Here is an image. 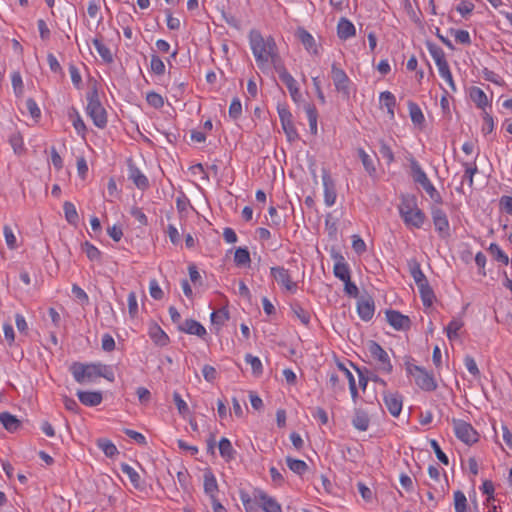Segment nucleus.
<instances>
[{
  "instance_id": "nucleus-1",
  "label": "nucleus",
  "mask_w": 512,
  "mask_h": 512,
  "mask_svg": "<svg viewBox=\"0 0 512 512\" xmlns=\"http://www.w3.org/2000/svg\"><path fill=\"white\" fill-rule=\"evenodd\" d=\"M249 44L256 64L262 72H266L270 66H273L276 70L277 67L284 63L273 37H264L260 31L251 30L249 33Z\"/></svg>"
},
{
  "instance_id": "nucleus-2",
  "label": "nucleus",
  "mask_w": 512,
  "mask_h": 512,
  "mask_svg": "<svg viewBox=\"0 0 512 512\" xmlns=\"http://www.w3.org/2000/svg\"><path fill=\"white\" fill-rule=\"evenodd\" d=\"M406 371L411 375L416 385L424 391H434L437 388V382L432 373H429L424 368L414 365L410 362L405 363Z\"/></svg>"
},
{
  "instance_id": "nucleus-3",
  "label": "nucleus",
  "mask_w": 512,
  "mask_h": 512,
  "mask_svg": "<svg viewBox=\"0 0 512 512\" xmlns=\"http://www.w3.org/2000/svg\"><path fill=\"white\" fill-rule=\"evenodd\" d=\"M410 164H411L413 180L422 186V188L425 190V192L430 196V198L434 202L441 203L442 198H441L439 192L436 190L434 185L430 182L426 173L420 167L418 162L415 159H411Z\"/></svg>"
},
{
  "instance_id": "nucleus-4",
  "label": "nucleus",
  "mask_w": 512,
  "mask_h": 512,
  "mask_svg": "<svg viewBox=\"0 0 512 512\" xmlns=\"http://www.w3.org/2000/svg\"><path fill=\"white\" fill-rule=\"evenodd\" d=\"M87 113L91 117L93 123L98 128H104L107 124L106 111L101 105L96 90L92 91L87 96Z\"/></svg>"
},
{
  "instance_id": "nucleus-5",
  "label": "nucleus",
  "mask_w": 512,
  "mask_h": 512,
  "mask_svg": "<svg viewBox=\"0 0 512 512\" xmlns=\"http://www.w3.org/2000/svg\"><path fill=\"white\" fill-rule=\"evenodd\" d=\"M331 78L337 92L341 93L346 99L350 97L351 81L345 71L333 63L331 66Z\"/></svg>"
},
{
  "instance_id": "nucleus-6",
  "label": "nucleus",
  "mask_w": 512,
  "mask_h": 512,
  "mask_svg": "<svg viewBox=\"0 0 512 512\" xmlns=\"http://www.w3.org/2000/svg\"><path fill=\"white\" fill-rule=\"evenodd\" d=\"M71 372L74 379L80 384L92 382L97 378V364L74 363L71 366Z\"/></svg>"
},
{
  "instance_id": "nucleus-7",
  "label": "nucleus",
  "mask_w": 512,
  "mask_h": 512,
  "mask_svg": "<svg viewBox=\"0 0 512 512\" xmlns=\"http://www.w3.org/2000/svg\"><path fill=\"white\" fill-rule=\"evenodd\" d=\"M455 435L466 444L475 443L478 440V434L475 429L466 421L453 419Z\"/></svg>"
},
{
  "instance_id": "nucleus-8",
  "label": "nucleus",
  "mask_w": 512,
  "mask_h": 512,
  "mask_svg": "<svg viewBox=\"0 0 512 512\" xmlns=\"http://www.w3.org/2000/svg\"><path fill=\"white\" fill-rule=\"evenodd\" d=\"M368 351L370 355L378 362L379 369L383 372H392L393 366L390 362L387 352L375 341H369Z\"/></svg>"
},
{
  "instance_id": "nucleus-9",
  "label": "nucleus",
  "mask_w": 512,
  "mask_h": 512,
  "mask_svg": "<svg viewBox=\"0 0 512 512\" xmlns=\"http://www.w3.org/2000/svg\"><path fill=\"white\" fill-rule=\"evenodd\" d=\"M275 71L278 73L281 81L286 85L293 101L297 103L301 98V93L297 86L296 80L286 70L284 63L281 66L277 67V69Z\"/></svg>"
},
{
  "instance_id": "nucleus-10",
  "label": "nucleus",
  "mask_w": 512,
  "mask_h": 512,
  "mask_svg": "<svg viewBox=\"0 0 512 512\" xmlns=\"http://www.w3.org/2000/svg\"><path fill=\"white\" fill-rule=\"evenodd\" d=\"M270 272L273 279L279 285L283 286L287 291L294 292L297 289V284L296 282L292 281L289 270L282 266H276L272 267Z\"/></svg>"
},
{
  "instance_id": "nucleus-11",
  "label": "nucleus",
  "mask_w": 512,
  "mask_h": 512,
  "mask_svg": "<svg viewBox=\"0 0 512 512\" xmlns=\"http://www.w3.org/2000/svg\"><path fill=\"white\" fill-rule=\"evenodd\" d=\"M278 114L281 121L282 128L289 141H295L298 138V133L293 124L292 114L286 107H278Z\"/></svg>"
},
{
  "instance_id": "nucleus-12",
  "label": "nucleus",
  "mask_w": 512,
  "mask_h": 512,
  "mask_svg": "<svg viewBox=\"0 0 512 512\" xmlns=\"http://www.w3.org/2000/svg\"><path fill=\"white\" fill-rule=\"evenodd\" d=\"M357 312L359 317L364 321L373 318L375 312L374 300L370 296H361L357 302Z\"/></svg>"
},
{
  "instance_id": "nucleus-13",
  "label": "nucleus",
  "mask_w": 512,
  "mask_h": 512,
  "mask_svg": "<svg viewBox=\"0 0 512 512\" xmlns=\"http://www.w3.org/2000/svg\"><path fill=\"white\" fill-rule=\"evenodd\" d=\"M432 219L440 236L443 238L449 236V221L446 213L440 208H433Z\"/></svg>"
},
{
  "instance_id": "nucleus-14",
  "label": "nucleus",
  "mask_w": 512,
  "mask_h": 512,
  "mask_svg": "<svg viewBox=\"0 0 512 512\" xmlns=\"http://www.w3.org/2000/svg\"><path fill=\"white\" fill-rule=\"evenodd\" d=\"M254 499L265 512H282L280 504L261 490H255Z\"/></svg>"
},
{
  "instance_id": "nucleus-15",
  "label": "nucleus",
  "mask_w": 512,
  "mask_h": 512,
  "mask_svg": "<svg viewBox=\"0 0 512 512\" xmlns=\"http://www.w3.org/2000/svg\"><path fill=\"white\" fill-rule=\"evenodd\" d=\"M386 319L388 323L396 330H407L411 325V321L408 316L403 315L395 310H387Z\"/></svg>"
},
{
  "instance_id": "nucleus-16",
  "label": "nucleus",
  "mask_w": 512,
  "mask_h": 512,
  "mask_svg": "<svg viewBox=\"0 0 512 512\" xmlns=\"http://www.w3.org/2000/svg\"><path fill=\"white\" fill-rule=\"evenodd\" d=\"M322 182L324 187V200L327 206H332L336 200L335 184L328 171L323 170Z\"/></svg>"
},
{
  "instance_id": "nucleus-17",
  "label": "nucleus",
  "mask_w": 512,
  "mask_h": 512,
  "mask_svg": "<svg viewBox=\"0 0 512 512\" xmlns=\"http://www.w3.org/2000/svg\"><path fill=\"white\" fill-rule=\"evenodd\" d=\"M384 403L393 416H398L402 410V397L398 393H384Z\"/></svg>"
},
{
  "instance_id": "nucleus-18",
  "label": "nucleus",
  "mask_w": 512,
  "mask_h": 512,
  "mask_svg": "<svg viewBox=\"0 0 512 512\" xmlns=\"http://www.w3.org/2000/svg\"><path fill=\"white\" fill-rule=\"evenodd\" d=\"M179 329L182 332L187 334L196 335L200 338H203L206 335V329L203 325H201L198 321L193 319H187L185 322L179 326Z\"/></svg>"
},
{
  "instance_id": "nucleus-19",
  "label": "nucleus",
  "mask_w": 512,
  "mask_h": 512,
  "mask_svg": "<svg viewBox=\"0 0 512 512\" xmlns=\"http://www.w3.org/2000/svg\"><path fill=\"white\" fill-rule=\"evenodd\" d=\"M296 36L308 52L318 54V48L315 43V39L307 30L304 28H298L296 31Z\"/></svg>"
},
{
  "instance_id": "nucleus-20",
  "label": "nucleus",
  "mask_w": 512,
  "mask_h": 512,
  "mask_svg": "<svg viewBox=\"0 0 512 512\" xmlns=\"http://www.w3.org/2000/svg\"><path fill=\"white\" fill-rule=\"evenodd\" d=\"M333 257L336 260L333 268L334 275L341 281L349 280L350 271L344 257L339 254H336Z\"/></svg>"
},
{
  "instance_id": "nucleus-21",
  "label": "nucleus",
  "mask_w": 512,
  "mask_h": 512,
  "mask_svg": "<svg viewBox=\"0 0 512 512\" xmlns=\"http://www.w3.org/2000/svg\"><path fill=\"white\" fill-rule=\"evenodd\" d=\"M149 336L158 346H166L169 343L168 335L156 323H152L149 327Z\"/></svg>"
},
{
  "instance_id": "nucleus-22",
  "label": "nucleus",
  "mask_w": 512,
  "mask_h": 512,
  "mask_svg": "<svg viewBox=\"0 0 512 512\" xmlns=\"http://www.w3.org/2000/svg\"><path fill=\"white\" fill-rule=\"evenodd\" d=\"M80 402L86 406H97L102 402V394L98 391H78Z\"/></svg>"
},
{
  "instance_id": "nucleus-23",
  "label": "nucleus",
  "mask_w": 512,
  "mask_h": 512,
  "mask_svg": "<svg viewBox=\"0 0 512 512\" xmlns=\"http://www.w3.org/2000/svg\"><path fill=\"white\" fill-rule=\"evenodd\" d=\"M204 491L211 499L216 498L218 484L211 470H206L204 473Z\"/></svg>"
},
{
  "instance_id": "nucleus-24",
  "label": "nucleus",
  "mask_w": 512,
  "mask_h": 512,
  "mask_svg": "<svg viewBox=\"0 0 512 512\" xmlns=\"http://www.w3.org/2000/svg\"><path fill=\"white\" fill-rule=\"evenodd\" d=\"M0 422L3 425V427L9 432H15L21 426L20 420L16 416L10 414L9 412L0 413Z\"/></svg>"
},
{
  "instance_id": "nucleus-25",
  "label": "nucleus",
  "mask_w": 512,
  "mask_h": 512,
  "mask_svg": "<svg viewBox=\"0 0 512 512\" xmlns=\"http://www.w3.org/2000/svg\"><path fill=\"white\" fill-rule=\"evenodd\" d=\"M337 34L340 39L346 40L355 35V27L351 21L341 18L337 26Z\"/></svg>"
},
{
  "instance_id": "nucleus-26",
  "label": "nucleus",
  "mask_w": 512,
  "mask_h": 512,
  "mask_svg": "<svg viewBox=\"0 0 512 512\" xmlns=\"http://www.w3.org/2000/svg\"><path fill=\"white\" fill-rule=\"evenodd\" d=\"M303 108H304V111L308 118L310 132H311V134L316 135L317 134V119H318L317 110L313 104L308 103V102L304 103Z\"/></svg>"
},
{
  "instance_id": "nucleus-27",
  "label": "nucleus",
  "mask_w": 512,
  "mask_h": 512,
  "mask_svg": "<svg viewBox=\"0 0 512 512\" xmlns=\"http://www.w3.org/2000/svg\"><path fill=\"white\" fill-rule=\"evenodd\" d=\"M403 220L406 225H409V226H412L415 228H420L424 223L425 215L419 208H416L415 210H413L411 212L410 215L404 216Z\"/></svg>"
},
{
  "instance_id": "nucleus-28",
  "label": "nucleus",
  "mask_w": 512,
  "mask_h": 512,
  "mask_svg": "<svg viewBox=\"0 0 512 512\" xmlns=\"http://www.w3.org/2000/svg\"><path fill=\"white\" fill-rule=\"evenodd\" d=\"M417 287L419 289L424 306L430 307L433 304L435 295L428 283V280L418 284Z\"/></svg>"
},
{
  "instance_id": "nucleus-29",
  "label": "nucleus",
  "mask_w": 512,
  "mask_h": 512,
  "mask_svg": "<svg viewBox=\"0 0 512 512\" xmlns=\"http://www.w3.org/2000/svg\"><path fill=\"white\" fill-rule=\"evenodd\" d=\"M370 419L366 412L356 410L352 420L353 426L359 431H366L369 427Z\"/></svg>"
},
{
  "instance_id": "nucleus-30",
  "label": "nucleus",
  "mask_w": 512,
  "mask_h": 512,
  "mask_svg": "<svg viewBox=\"0 0 512 512\" xmlns=\"http://www.w3.org/2000/svg\"><path fill=\"white\" fill-rule=\"evenodd\" d=\"M92 43L105 63L113 62L114 58L111 50L101 41L100 38H94Z\"/></svg>"
},
{
  "instance_id": "nucleus-31",
  "label": "nucleus",
  "mask_w": 512,
  "mask_h": 512,
  "mask_svg": "<svg viewBox=\"0 0 512 512\" xmlns=\"http://www.w3.org/2000/svg\"><path fill=\"white\" fill-rule=\"evenodd\" d=\"M129 178L140 189H145L148 187L149 183L147 177L144 174H142L138 168L134 166H130L129 168Z\"/></svg>"
},
{
  "instance_id": "nucleus-32",
  "label": "nucleus",
  "mask_w": 512,
  "mask_h": 512,
  "mask_svg": "<svg viewBox=\"0 0 512 512\" xmlns=\"http://www.w3.org/2000/svg\"><path fill=\"white\" fill-rule=\"evenodd\" d=\"M408 265H409L410 274L413 277L416 285L427 281V278L424 275V273L422 272L420 264L417 260H415V259L410 260Z\"/></svg>"
},
{
  "instance_id": "nucleus-33",
  "label": "nucleus",
  "mask_w": 512,
  "mask_h": 512,
  "mask_svg": "<svg viewBox=\"0 0 512 512\" xmlns=\"http://www.w3.org/2000/svg\"><path fill=\"white\" fill-rule=\"evenodd\" d=\"M219 452L220 455L227 461H230L234 458L235 450L232 447L231 442L227 438H221L219 441Z\"/></svg>"
},
{
  "instance_id": "nucleus-34",
  "label": "nucleus",
  "mask_w": 512,
  "mask_h": 512,
  "mask_svg": "<svg viewBox=\"0 0 512 512\" xmlns=\"http://www.w3.org/2000/svg\"><path fill=\"white\" fill-rule=\"evenodd\" d=\"M470 97L472 101L480 108H484L488 104L486 94L479 87H472L470 89Z\"/></svg>"
},
{
  "instance_id": "nucleus-35",
  "label": "nucleus",
  "mask_w": 512,
  "mask_h": 512,
  "mask_svg": "<svg viewBox=\"0 0 512 512\" xmlns=\"http://www.w3.org/2000/svg\"><path fill=\"white\" fill-rule=\"evenodd\" d=\"M97 446L103 451V453L109 457L112 458L116 454H118L117 447L108 439L100 438L97 440Z\"/></svg>"
},
{
  "instance_id": "nucleus-36",
  "label": "nucleus",
  "mask_w": 512,
  "mask_h": 512,
  "mask_svg": "<svg viewBox=\"0 0 512 512\" xmlns=\"http://www.w3.org/2000/svg\"><path fill=\"white\" fill-rule=\"evenodd\" d=\"M428 50L434 59L437 67L443 66L448 63L445 59V54L443 50L435 44L428 43Z\"/></svg>"
},
{
  "instance_id": "nucleus-37",
  "label": "nucleus",
  "mask_w": 512,
  "mask_h": 512,
  "mask_svg": "<svg viewBox=\"0 0 512 512\" xmlns=\"http://www.w3.org/2000/svg\"><path fill=\"white\" fill-rule=\"evenodd\" d=\"M380 101L382 102L383 106L387 108V111L391 118L394 117V107L396 104V100L394 95L389 91H384L380 94Z\"/></svg>"
},
{
  "instance_id": "nucleus-38",
  "label": "nucleus",
  "mask_w": 512,
  "mask_h": 512,
  "mask_svg": "<svg viewBox=\"0 0 512 512\" xmlns=\"http://www.w3.org/2000/svg\"><path fill=\"white\" fill-rule=\"evenodd\" d=\"M286 463L289 469L298 475L304 474L308 469V466L304 461L294 459L292 457H287Z\"/></svg>"
},
{
  "instance_id": "nucleus-39",
  "label": "nucleus",
  "mask_w": 512,
  "mask_h": 512,
  "mask_svg": "<svg viewBox=\"0 0 512 512\" xmlns=\"http://www.w3.org/2000/svg\"><path fill=\"white\" fill-rule=\"evenodd\" d=\"M358 155L367 173L370 176H374L376 174V168L372 158L362 148L358 149Z\"/></svg>"
},
{
  "instance_id": "nucleus-40",
  "label": "nucleus",
  "mask_w": 512,
  "mask_h": 512,
  "mask_svg": "<svg viewBox=\"0 0 512 512\" xmlns=\"http://www.w3.org/2000/svg\"><path fill=\"white\" fill-rule=\"evenodd\" d=\"M9 143L15 154L22 155L25 152L23 138L20 133L15 132L11 134L9 137Z\"/></svg>"
},
{
  "instance_id": "nucleus-41",
  "label": "nucleus",
  "mask_w": 512,
  "mask_h": 512,
  "mask_svg": "<svg viewBox=\"0 0 512 512\" xmlns=\"http://www.w3.org/2000/svg\"><path fill=\"white\" fill-rule=\"evenodd\" d=\"M234 261L237 266L249 265L251 262L249 251L246 248H237L234 255Z\"/></svg>"
},
{
  "instance_id": "nucleus-42",
  "label": "nucleus",
  "mask_w": 512,
  "mask_h": 512,
  "mask_svg": "<svg viewBox=\"0 0 512 512\" xmlns=\"http://www.w3.org/2000/svg\"><path fill=\"white\" fill-rule=\"evenodd\" d=\"M65 218L70 224H76L79 220V216L76 207L73 203L66 201L63 205Z\"/></svg>"
},
{
  "instance_id": "nucleus-43",
  "label": "nucleus",
  "mask_w": 512,
  "mask_h": 512,
  "mask_svg": "<svg viewBox=\"0 0 512 512\" xmlns=\"http://www.w3.org/2000/svg\"><path fill=\"white\" fill-rule=\"evenodd\" d=\"M417 208L414 198L404 197L399 205V212L403 218L406 215H410L413 210Z\"/></svg>"
},
{
  "instance_id": "nucleus-44",
  "label": "nucleus",
  "mask_w": 512,
  "mask_h": 512,
  "mask_svg": "<svg viewBox=\"0 0 512 512\" xmlns=\"http://www.w3.org/2000/svg\"><path fill=\"white\" fill-rule=\"evenodd\" d=\"M69 117L70 119L72 120V123H73V126L75 128V130L79 133V134H82L84 135L85 131H86V126H85V123L84 121L82 120L81 116L79 115V113L77 112L76 109H72L70 112H69Z\"/></svg>"
},
{
  "instance_id": "nucleus-45",
  "label": "nucleus",
  "mask_w": 512,
  "mask_h": 512,
  "mask_svg": "<svg viewBox=\"0 0 512 512\" xmlns=\"http://www.w3.org/2000/svg\"><path fill=\"white\" fill-rule=\"evenodd\" d=\"M454 507L455 512H468L467 511V498L465 494L458 490L454 493Z\"/></svg>"
},
{
  "instance_id": "nucleus-46",
  "label": "nucleus",
  "mask_w": 512,
  "mask_h": 512,
  "mask_svg": "<svg viewBox=\"0 0 512 512\" xmlns=\"http://www.w3.org/2000/svg\"><path fill=\"white\" fill-rule=\"evenodd\" d=\"M409 113L411 120L414 124H422L425 121L424 115L420 109V107L413 102L409 103Z\"/></svg>"
},
{
  "instance_id": "nucleus-47",
  "label": "nucleus",
  "mask_w": 512,
  "mask_h": 512,
  "mask_svg": "<svg viewBox=\"0 0 512 512\" xmlns=\"http://www.w3.org/2000/svg\"><path fill=\"white\" fill-rule=\"evenodd\" d=\"M245 361L250 364L252 373L255 376H260L263 373V366L261 360L258 357L253 356L252 354H247L245 356Z\"/></svg>"
},
{
  "instance_id": "nucleus-48",
  "label": "nucleus",
  "mask_w": 512,
  "mask_h": 512,
  "mask_svg": "<svg viewBox=\"0 0 512 512\" xmlns=\"http://www.w3.org/2000/svg\"><path fill=\"white\" fill-rule=\"evenodd\" d=\"M379 153L388 165L394 162L395 158L391 147L382 139L379 140Z\"/></svg>"
},
{
  "instance_id": "nucleus-49",
  "label": "nucleus",
  "mask_w": 512,
  "mask_h": 512,
  "mask_svg": "<svg viewBox=\"0 0 512 512\" xmlns=\"http://www.w3.org/2000/svg\"><path fill=\"white\" fill-rule=\"evenodd\" d=\"M463 322L458 319L452 320L446 327L447 337L449 340H454L458 337V331L462 328Z\"/></svg>"
},
{
  "instance_id": "nucleus-50",
  "label": "nucleus",
  "mask_w": 512,
  "mask_h": 512,
  "mask_svg": "<svg viewBox=\"0 0 512 512\" xmlns=\"http://www.w3.org/2000/svg\"><path fill=\"white\" fill-rule=\"evenodd\" d=\"M122 472L127 475L132 484L137 488L140 486V475L128 464L121 465Z\"/></svg>"
},
{
  "instance_id": "nucleus-51",
  "label": "nucleus",
  "mask_w": 512,
  "mask_h": 512,
  "mask_svg": "<svg viewBox=\"0 0 512 512\" xmlns=\"http://www.w3.org/2000/svg\"><path fill=\"white\" fill-rule=\"evenodd\" d=\"M438 71L440 76L446 81V83L450 86L452 91H456V86L453 81L452 73L450 71L448 63L438 67Z\"/></svg>"
},
{
  "instance_id": "nucleus-52",
  "label": "nucleus",
  "mask_w": 512,
  "mask_h": 512,
  "mask_svg": "<svg viewBox=\"0 0 512 512\" xmlns=\"http://www.w3.org/2000/svg\"><path fill=\"white\" fill-rule=\"evenodd\" d=\"M489 251L497 261L502 262L504 265L509 263L507 254H505L496 243L490 244Z\"/></svg>"
},
{
  "instance_id": "nucleus-53",
  "label": "nucleus",
  "mask_w": 512,
  "mask_h": 512,
  "mask_svg": "<svg viewBox=\"0 0 512 512\" xmlns=\"http://www.w3.org/2000/svg\"><path fill=\"white\" fill-rule=\"evenodd\" d=\"M229 319V313L225 308L211 313V321L216 325H223Z\"/></svg>"
},
{
  "instance_id": "nucleus-54",
  "label": "nucleus",
  "mask_w": 512,
  "mask_h": 512,
  "mask_svg": "<svg viewBox=\"0 0 512 512\" xmlns=\"http://www.w3.org/2000/svg\"><path fill=\"white\" fill-rule=\"evenodd\" d=\"M83 251L86 253L87 257L91 261H98L101 257V252L98 248H96L94 245L90 244L89 242H85L83 244Z\"/></svg>"
},
{
  "instance_id": "nucleus-55",
  "label": "nucleus",
  "mask_w": 512,
  "mask_h": 512,
  "mask_svg": "<svg viewBox=\"0 0 512 512\" xmlns=\"http://www.w3.org/2000/svg\"><path fill=\"white\" fill-rule=\"evenodd\" d=\"M98 377H103L110 382L115 380L114 372L112 371L111 367L105 364H97V378Z\"/></svg>"
},
{
  "instance_id": "nucleus-56",
  "label": "nucleus",
  "mask_w": 512,
  "mask_h": 512,
  "mask_svg": "<svg viewBox=\"0 0 512 512\" xmlns=\"http://www.w3.org/2000/svg\"><path fill=\"white\" fill-rule=\"evenodd\" d=\"M242 113V105L238 98H234L229 107V116L236 120Z\"/></svg>"
},
{
  "instance_id": "nucleus-57",
  "label": "nucleus",
  "mask_w": 512,
  "mask_h": 512,
  "mask_svg": "<svg viewBox=\"0 0 512 512\" xmlns=\"http://www.w3.org/2000/svg\"><path fill=\"white\" fill-rule=\"evenodd\" d=\"M128 311H129V315L134 318L136 317L137 313H138V303H137V297H136V293L131 291L129 294H128Z\"/></svg>"
},
{
  "instance_id": "nucleus-58",
  "label": "nucleus",
  "mask_w": 512,
  "mask_h": 512,
  "mask_svg": "<svg viewBox=\"0 0 512 512\" xmlns=\"http://www.w3.org/2000/svg\"><path fill=\"white\" fill-rule=\"evenodd\" d=\"M149 105L154 108H161L164 105V100L161 95L155 92H150L146 96Z\"/></svg>"
},
{
  "instance_id": "nucleus-59",
  "label": "nucleus",
  "mask_w": 512,
  "mask_h": 512,
  "mask_svg": "<svg viewBox=\"0 0 512 512\" xmlns=\"http://www.w3.org/2000/svg\"><path fill=\"white\" fill-rule=\"evenodd\" d=\"M451 33L454 34L455 40L457 42L465 45H469L471 43L470 34L468 31L451 29Z\"/></svg>"
},
{
  "instance_id": "nucleus-60",
  "label": "nucleus",
  "mask_w": 512,
  "mask_h": 512,
  "mask_svg": "<svg viewBox=\"0 0 512 512\" xmlns=\"http://www.w3.org/2000/svg\"><path fill=\"white\" fill-rule=\"evenodd\" d=\"M151 69L157 75H161L165 71V65L157 55L151 57Z\"/></svg>"
},
{
  "instance_id": "nucleus-61",
  "label": "nucleus",
  "mask_w": 512,
  "mask_h": 512,
  "mask_svg": "<svg viewBox=\"0 0 512 512\" xmlns=\"http://www.w3.org/2000/svg\"><path fill=\"white\" fill-rule=\"evenodd\" d=\"M430 445L432 447V449L434 450L435 454H436V457L438 458V460L443 463L444 465H448L449 463V460H448V457L445 455V453L441 450L438 442L434 439H432L430 441Z\"/></svg>"
},
{
  "instance_id": "nucleus-62",
  "label": "nucleus",
  "mask_w": 512,
  "mask_h": 512,
  "mask_svg": "<svg viewBox=\"0 0 512 512\" xmlns=\"http://www.w3.org/2000/svg\"><path fill=\"white\" fill-rule=\"evenodd\" d=\"M3 232H4V237H5L7 246L10 249H15L17 246L16 245V237H15L12 229L8 225H6V226H4Z\"/></svg>"
},
{
  "instance_id": "nucleus-63",
  "label": "nucleus",
  "mask_w": 512,
  "mask_h": 512,
  "mask_svg": "<svg viewBox=\"0 0 512 512\" xmlns=\"http://www.w3.org/2000/svg\"><path fill=\"white\" fill-rule=\"evenodd\" d=\"M240 499L245 507L246 512H256V505L247 493L241 492Z\"/></svg>"
},
{
  "instance_id": "nucleus-64",
  "label": "nucleus",
  "mask_w": 512,
  "mask_h": 512,
  "mask_svg": "<svg viewBox=\"0 0 512 512\" xmlns=\"http://www.w3.org/2000/svg\"><path fill=\"white\" fill-rule=\"evenodd\" d=\"M149 291H150V295H151L152 298H154L156 300H160V299L163 298V291H162V289L158 285V282L155 279L150 281V283H149Z\"/></svg>"
}]
</instances>
